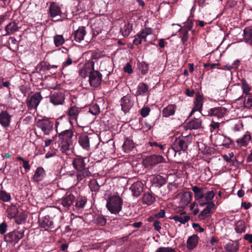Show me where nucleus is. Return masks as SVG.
<instances>
[{
  "label": "nucleus",
  "instance_id": "5701e85b",
  "mask_svg": "<svg viewBox=\"0 0 252 252\" xmlns=\"http://www.w3.org/2000/svg\"><path fill=\"white\" fill-rule=\"evenodd\" d=\"M11 119V116L6 111H3L0 113V123L4 126H9Z\"/></svg>",
  "mask_w": 252,
  "mask_h": 252
},
{
  "label": "nucleus",
  "instance_id": "2eb2a0df",
  "mask_svg": "<svg viewBox=\"0 0 252 252\" xmlns=\"http://www.w3.org/2000/svg\"><path fill=\"white\" fill-rule=\"evenodd\" d=\"M252 140V135L249 131H246L242 136L237 139L236 142L239 147L247 146Z\"/></svg>",
  "mask_w": 252,
  "mask_h": 252
},
{
  "label": "nucleus",
  "instance_id": "de8ad7c7",
  "mask_svg": "<svg viewBox=\"0 0 252 252\" xmlns=\"http://www.w3.org/2000/svg\"><path fill=\"white\" fill-rule=\"evenodd\" d=\"M242 89L243 90V93L246 94V95H248L250 93V92L251 90V88L249 87L248 84L245 80L243 79L242 81Z\"/></svg>",
  "mask_w": 252,
  "mask_h": 252
},
{
  "label": "nucleus",
  "instance_id": "bb28decb",
  "mask_svg": "<svg viewBox=\"0 0 252 252\" xmlns=\"http://www.w3.org/2000/svg\"><path fill=\"white\" fill-rule=\"evenodd\" d=\"M201 120L194 118L191 120L187 124V126L190 129H196L201 127Z\"/></svg>",
  "mask_w": 252,
  "mask_h": 252
},
{
  "label": "nucleus",
  "instance_id": "6e6d98bb",
  "mask_svg": "<svg viewBox=\"0 0 252 252\" xmlns=\"http://www.w3.org/2000/svg\"><path fill=\"white\" fill-rule=\"evenodd\" d=\"M149 144L152 147L155 146L156 147H158L161 151H163L164 149L165 145H162L157 142L150 141L149 142Z\"/></svg>",
  "mask_w": 252,
  "mask_h": 252
},
{
  "label": "nucleus",
  "instance_id": "1a4fd4ad",
  "mask_svg": "<svg viewBox=\"0 0 252 252\" xmlns=\"http://www.w3.org/2000/svg\"><path fill=\"white\" fill-rule=\"evenodd\" d=\"M153 31L151 28H146L140 32L138 33L135 36L133 43L134 44L138 45L141 44L142 41L147 42V36L152 34Z\"/></svg>",
  "mask_w": 252,
  "mask_h": 252
},
{
  "label": "nucleus",
  "instance_id": "f704fd0d",
  "mask_svg": "<svg viewBox=\"0 0 252 252\" xmlns=\"http://www.w3.org/2000/svg\"><path fill=\"white\" fill-rule=\"evenodd\" d=\"M18 30V27L17 24L14 22L9 23L5 28L6 34H11L17 31Z\"/></svg>",
  "mask_w": 252,
  "mask_h": 252
},
{
  "label": "nucleus",
  "instance_id": "393cba45",
  "mask_svg": "<svg viewBox=\"0 0 252 252\" xmlns=\"http://www.w3.org/2000/svg\"><path fill=\"white\" fill-rule=\"evenodd\" d=\"M176 106L175 104H169L164 107L162 111V115L163 117H169L175 114Z\"/></svg>",
  "mask_w": 252,
  "mask_h": 252
},
{
  "label": "nucleus",
  "instance_id": "39448f33",
  "mask_svg": "<svg viewBox=\"0 0 252 252\" xmlns=\"http://www.w3.org/2000/svg\"><path fill=\"white\" fill-rule=\"evenodd\" d=\"M191 141L192 137L190 135L177 138L172 144L171 150L175 153L181 151L185 152L187 150Z\"/></svg>",
  "mask_w": 252,
  "mask_h": 252
},
{
  "label": "nucleus",
  "instance_id": "37998d69",
  "mask_svg": "<svg viewBox=\"0 0 252 252\" xmlns=\"http://www.w3.org/2000/svg\"><path fill=\"white\" fill-rule=\"evenodd\" d=\"M54 42L56 46L58 47L63 44L64 39L62 35H56L54 37Z\"/></svg>",
  "mask_w": 252,
  "mask_h": 252
},
{
  "label": "nucleus",
  "instance_id": "473e14b6",
  "mask_svg": "<svg viewBox=\"0 0 252 252\" xmlns=\"http://www.w3.org/2000/svg\"><path fill=\"white\" fill-rule=\"evenodd\" d=\"M45 175V171L43 168L38 167L33 176V179L34 181L38 182L41 181Z\"/></svg>",
  "mask_w": 252,
  "mask_h": 252
},
{
  "label": "nucleus",
  "instance_id": "8fccbe9b",
  "mask_svg": "<svg viewBox=\"0 0 252 252\" xmlns=\"http://www.w3.org/2000/svg\"><path fill=\"white\" fill-rule=\"evenodd\" d=\"M199 204L201 206L206 205V207L205 209L208 211L210 213L211 212V210L214 208L215 207V204L213 202H202Z\"/></svg>",
  "mask_w": 252,
  "mask_h": 252
},
{
  "label": "nucleus",
  "instance_id": "c03bdc74",
  "mask_svg": "<svg viewBox=\"0 0 252 252\" xmlns=\"http://www.w3.org/2000/svg\"><path fill=\"white\" fill-rule=\"evenodd\" d=\"M0 199L4 202H8L11 199V195L4 190H0Z\"/></svg>",
  "mask_w": 252,
  "mask_h": 252
},
{
  "label": "nucleus",
  "instance_id": "79ce46f5",
  "mask_svg": "<svg viewBox=\"0 0 252 252\" xmlns=\"http://www.w3.org/2000/svg\"><path fill=\"white\" fill-rule=\"evenodd\" d=\"M224 248L227 252H236L238 249L237 246L231 242L228 243Z\"/></svg>",
  "mask_w": 252,
  "mask_h": 252
},
{
  "label": "nucleus",
  "instance_id": "0eeeda50",
  "mask_svg": "<svg viewBox=\"0 0 252 252\" xmlns=\"http://www.w3.org/2000/svg\"><path fill=\"white\" fill-rule=\"evenodd\" d=\"M24 231L14 230L7 233L4 236L5 241L11 244H15L24 236Z\"/></svg>",
  "mask_w": 252,
  "mask_h": 252
},
{
  "label": "nucleus",
  "instance_id": "412c9836",
  "mask_svg": "<svg viewBox=\"0 0 252 252\" xmlns=\"http://www.w3.org/2000/svg\"><path fill=\"white\" fill-rule=\"evenodd\" d=\"M203 104V99L202 96L199 93L196 94L195 101L194 102V107L191 110L190 116L192 115L194 111H200Z\"/></svg>",
  "mask_w": 252,
  "mask_h": 252
},
{
  "label": "nucleus",
  "instance_id": "052dcab7",
  "mask_svg": "<svg viewBox=\"0 0 252 252\" xmlns=\"http://www.w3.org/2000/svg\"><path fill=\"white\" fill-rule=\"evenodd\" d=\"M7 230V225L6 223L2 222L0 224V233L1 234L4 233Z\"/></svg>",
  "mask_w": 252,
  "mask_h": 252
},
{
  "label": "nucleus",
  "instance_id": "6e6552de",
  "mask_svg": "<svg viewBox=\"0 0 252 252\" xmlns=\"http://www.w3.org/2000/svg\"><path fill=\"white\" fill-rule=\"evenodd\" d=\"M50 102L54 105H62L65 99L64 93L61 91L51 92L50 95Z\"/></svg>",
  "mask_w": 252,
  "mask_h": 252
},
{
  "label": "nucleus",
  "instance_id": "69168bd1",
  "mask_svg": "<svg viewBox=\"0 0 252 252\" xmlns=\"http://www.w3.org/2000/svg\"><path fill=\"white\" fill-rule=\"evenodd\" d=\"M234 154L233 153H229L228 155H224L223 156V159L226 161H230L231 158L233 157Z\"/></svg>",
  "mask_w": 252,
  "mask_h": 252
},
{
  "label": "nucleus",
  "instance_id": "f257e3e1",
  "mask_svg": "<svg viewBox=\"0 0 252 252\" xmlns=\"http://www.w3.org/2000/svg\"><path fill=\"white\" fill-rule=\"evenodd\" d=\"M73 135V132L70 129L65 130L59 133V146L63 153L68 154L69 152L72 151Z\"/></svg>",
  "mask_w": 252,
  "mask_h": 252
},
{
  "label": "nucleus",
  "instance_id": "7c9ffc66",
  "mask_svg": "<svg viewBox=\"0 0 252 252\" xmlns=\"http://www.w3.org/2000/svg\"><path fill=\"white\" fill-rule=\"evenodd\" d=\"M147 160L151 165H154L163 162L164 158L161 156L153 155L149 157Z\"/></svg>",
  "mask_w": 252,
  "mask_h": 252
},
{
  "label": "nucleus",
  "instance_id": "b1692460",
  "mask_svg": "<svg viewBox=\"0 0 252 252\" xmlns=\"http://www.w3.org/2000/svg\"><path fill=\"white\" fill-rule=\"evenodd\" d=\"M192 190L194 193V197L195 199L198 201L199 204L202 203V202L201 200L205 195L204 189L203 188H199L197 186H193L192 188Z\"/></svg>",
  "mask_w": 252,
  "mask_h": 252
},
{
  "label": "nucleus",
  "instance_id": "603ef678",
  "mask_svg": "<svg viewBox=\"0 0 252 252\" xmlns=\"http://www.w3.org/2000/svg\"><path fill=\"white\" fill-rule=\"evenodd\" d=\"M210 126V130L212 132L214 131H218L220 129V123L212 121Z\"/></svg>",
  "mask_w": 252,
  "mask_h": 252
},
{
  "label": "nucleus",
  "instance_id": "a19ab883",
  "mask_svg": "<svg viewBox=\"0 0 252 252\" xmlns=\"http://www.w3.org/2000/svg\"><path fill=\"white\" fill-rule=\"evenodd\" d=\"M94 222L98 225L103 226L106 223V219L102 216H96L94 218Z\"/></svg>",
  "mask_w": 252,
  "mask_h": 252
},
{
  "label": "nucleus",
  "instance_id": "9d476101",
  "mask_svg": "<svg viewBox=\"0 0 252 252\" xmlns=\"http://www.w3.org/2000/svg\"><path fill=\"white\" fill-rule=\"evenodd\" d=\"M89 81L91 87L96 88L102 82V75L99 71L93 70L90 73Z\"/></svg>",
  "mask_w": 252,
  "mask_h": 252
},
{
  "label": "nucleus",
  "instance_id": "2f4dec72",
  "mask_svg": "<svg viewBox=\"0 0 252 252\" xmlns=\"http://www.w3.org/2000/svg\"><path fill=\"white\" fill-rule=\"evenodd\" d=\"M230 124L233 126V130L235 131H240L243 129V124L239 119H233L229 120Z\"/></svg>",
  "mask_w": 252,
  "mask_h": 252
},
{
  "label": "nucleus",
  "instance_id": "ea45409f",
  "mask_svg": "<svg viewBox=\"0 0 252 252\" xmlns=\"http://www.w3.org/2000/svg\"><path fill=\"white\" fill-rule=\"evenodd\" d=\"M8 217L13 218L16 217L18 213V209L15 205H11L7 210Z\"/></svg>",
  "mask_w": 252,
  "mask_h": 252
},
{
  "label": "nucleus",
  "instance_id": "7ed1b4c3",
  "mask_svg": "<svg viewBox=\"0 0 252 252\" xmlns=\"http://www.w3.org/2000/svg\"><path fill=\"white\" fill-rule=\"evenodd\" d=\"M39 225L45 230L51 231L57 230L60 227L59 219L56 216L47 215L39 218Z\"/></svg>",
  "mask_w": 252,
  "mask_h": 252
},
{
  "label": "nucleus",
  "instance_id": "ddd939ff",
  "mask_svg": "<svg viewBox=\"0 0 252 252\" xmlns=\"http://www.w3.org/2000/svg\"><path fill=\"white\" fill-rule=\"evenodd\" d=\"M37 126L45 134L49 135L53 130V124L48 120H39L37 122Z\"/></svg>",
  "mask_w": 252,
  "mask_h": 252
},
{
  "label": "nucleus",
  "instance_id": "f03ea898",
  "mask_svg": "<svg viewBox=\"0 0 252 252\" xmlns=\"http://www.w3.org/2000/svg\"><path fill=\"white\" fill-rule=\"evenodd\" d=\"M85 159L80 157H76L72 161V165L77 171L76 177L78 182H80L84 178L92 176V173L90 171L89 168L85 167L86 163L84 161Z\"/></svg>",
  "mask_w": 252,
  "mask_h": 252
},
{
  "label": "nucleus",
  "instance_id": "4d7b16f0",
  "mask_svg": "<svg viewBox=\"0 0 252 252\" xmlns=\"http://www.w3.org/2000/svg\"><path fill=\"white\" fill-rule=\"evenodd\" d=\"M140 68L142 74H145L148 70V64L144 62H142L140 64Z\"/></svg>",
  "mask_w": 252,
  "mask_h": 252
},
{
  "label": "nucleus",
  "instance_id": "864d4df0",
  "mask_svg": "<svg viewBox=\"0 0 252 252\" xmlns=\"http://www.w3.org/2000/svg\"><path fill=\"white\" fill-rule=\"evenodd\" d=\"M89 112L94 115H95L99 113V108L98 105H94L90 107L89 109Z\"/></svg>",
  "mask_w": 252,
  "mask_h": 252
},
{
  "label": "nucleus",
  "instance_id": "e2e57ef3",
  "mask_svg": "<svg viewBox=\"0 0 252 252\" xmlns=\"http://www.w3.org/2000/svg\"><path fill=\"white\" fill-rule=\"evenodd\" d=\"M192 227L196 229V231H198L200 232H202L204 231V229L200 226V225L196 223H193L192 224Z\"/></svg>",
  "mask_w": 252,
  "mask_h": 252
},
{
  "label": "nucleus",
  "instance_id": "a878e982",
  "mask_svg": "<svg viewBox=\"0 0 252 252\" xmlns=\"http://www.w3.org/2000/svg\"><path fill=\"white\" fill-rule=\"evenodd\" d=\"M198 237L196 235H192L189 237L187 242V248L189 250L193 249L197 245Z\"/></svg>",
  "mask_w": 252,
  "mask_h": 252
},
{
  "label": "nucleus",
  "instance_id": "680f3d73",
  "mask_svg": "<svg viewBox=\"0 0 252 252\" xmlns=\"http://www.w3.org/2000/svg\"><path fill=\"white\" fill-rule=\"evenodd\" d=\"M124 71L126 72H127L129 74H130L132 72L131 65L129 63H127L126 64V65L124 67Z\"/></svg>",
  "mask_w": 252,
  "mask_h": 252
},
{
  "label": "nucleus",
  "instance_id": "e433bc0d",
  "mask_svg": "<svg viewBox=\"0 0 252 252\" xmlns=\"http://www.w3.org/2000/svg\"><path fill=\"white\" fill-rule=\"evenodd\" d=\"M50 69V65L44 62L40 63L36 67V70L38 72H44Z\"/></svg>",
  "mask_w": 252,
  "mask_h": 252
},
{
  "label": "nucleus",
  "instance_id": "4be33fe9",
  "mask_svg": "<svg viewBox=\"0 0 252 252\" xmlns=\"http://www.w3.org/2000/svg\"><path fill=\"white\" fill-rule=\"evenodd\" d=\"M191 193L190 192L186 191L183 193L181 197L179 202L180 207L185 208L191 201Z\"/></svg>",
  "mask_w": 252,
  "mask_h": 252
},
{
  "label": "nucleus",
  "instance_id": "c756f323",
  "mask_svg": "<svg viewBox=\"0 0 252 252\" xmlns=\"http://www.w3.org/2000/svg\"><path fill=\"white\" fill-rule=\"evenodd\" d=\"M155 200V196L150 192H146L142 198V203L147 205H151Z\"/></svg>",
  "mask_w": 252,
  "mask_h": 252
},
{
  "label": "nucleus",
  "instance_id": "0e129e2a",
  "mask_svg": "<svg viewBox=\"0 0 252 252\" xmlns=\"http://www.w3.org/2000/svg\"><path fill=\"white\" fill-rule=\"evenodd\" d=\"M72 63V59L70 57H68L66 61L63 63V68L65 67L70 65Z\"/></svg>",
  "mask_w": 252,
  "mask_h": 252
},
{
  "label": "nucleus",
  "instance_id": "13d9d810",
  "mask_svg": "<svg viewBox=\"0 0 252 252\" xmlns=\"http://www.w3.org/2000/svg\"><path fill=\"white\" fill-rule=\"evenodd\" d=\"M210 213L208 211L204 209L199 215V218L200 220H203L206 218Z\"/></svg>",
  "mask_w": 252,
  "mask_h": 252
},
{
  "label": "nucleus",
  "instance_id": "20e7f679",
  "mask_svg": "<svg viewBox=\"0 0 252 252\" xmlns=\"http://www.w3.org/2000/svg\"><path fill=\"white\" fill-rule=\"evenodd\" d=\"M123 202L122 199L119 195H113L107 200L106 207L112 214H117L122 210Z\"/></svg>",
  "mask_w": 252,
  "mask_h": 252
},
{
  "label": "nucleus",
  "instance_id": "423d86ee",
  "mask_svg": "<svg viewBox=\"0 0 252 252\" xmlns=\"http://www.w3.org/2000/svg\"><path fill=\"white\" fill-rule=\"evenodd\" d=\"M97 138H94L89 137L88 135L83 134L78 137V143L80 146L84 150L89 151L91 146L96 147L97 144Z\"/></svg>",
  "mask_w": 252,
  "mask_h": 252
},
{
  "label": "nucleus",
  "instance_id": "aec40b11",
  "mask_svg": "<svg viewBox=\"0 0 252 252\" xmlns=\"http://www.w3.org/2000/svg\"><path fill=\"white\" fill-rule=\"evenodd\" d=\"M132 194L136 197L139 196L143 190V184L139 181L134 183L131 186Z\"/></svg>",
  "mask_w": 252,
  "mask_h": 252
},
{
  "label": "nucleus",
  "instance_id": "49530a36",
  "mask_svg": "<svg viewBox=\"0 0 252 252\" xmlns=\"http://www.w3.org/2000/svg\"><path fill=\"white\" fill-rule=\"evenodd\" d=\"M181 40L183 43L186 42L189 39V33L188 30H184L183 29L180 31Z\"/></svg>",
  "mask_w": 252,
  "mask_h": 252
},
{
  "label": "nucleus",
  "instance_id": "c9c22d12",
  "mask_svg": "<svg viewBox=\"0 0 252 252\" xmlns=\"http://www.w3.org/2000/svg\"><path fill=\"white\" fill-rule=\"evenodd\" d=\"M166 183V179L160 175H157L153 178V183L155 184L157 187H160Z\"/></svg>",
  "mask_w": 252,
  "mask_h": 252
},
{
  "label": "nucleus",
  "instance_id": "774afa93",
  "mask_svg": "<svg viewBox=\"0 0 252 252\" xmlns=\"http://www.w3.org/2000/svg\"><path fill=\"white\" fill-rule=\"evenodd\" d=\"M160 222L158 220H155L154 222L153 225L155 227V229L157 231H159L161 229V226H160Z\"/></svg>",
  "mask_w": 252,
  "mask_h": 252
},
{
  "label": "nucleus",
  "instance_id": "4468645a",
  "mask_svg": "<svg viewBox=\"0 0 252 252\" xmlns=\"http://www.w3.org/2000/svg\"><path fill=\"white\" fill-rule=\"evenodd\" d=\"M227 113V110L225 108L218 107L210 109L208 111V115L220 119L222 118Z\"/></svg>",
  "mask_w": 252,
  "mask_h": 252
},
{
  "label": "nucleus",
  "instance_id": "338daca9",
  "mask_svg": "<svg viewBox=\"0 0 252 252\" xmlns=\"http://www.w3.org/2000/svg\"><path fill=\"white\" fill-rule=\"evenodd\" d=\"M100 57H101L100 54L96 52H93L92 53V55H91L92 59H94V60L98 59L100 58Z\"/></svg>",
  "mask_w": 252,
  "mask_h": 252
},
{
  "label": "nucleus",
  "instance_id": "c85d7f7f",
  "mask_svg": "<svg viewBox=\"0 0 252 252\" xmlns=\"http://www.w3.org/2000/svg\"><path fill=\"white\" fill-rule=\"evenodd\" d=\"M244 40L250 44H252V27H246L244 30Z\"/></svg>",
  "mask_w": 252,
  "mask_h": 252
},
{
  "label": "nucleus",
  "instance_id": "f8f14e48",
  "mask_svg": "<svg viewBox=\"0 0 252 252\" xmlns=\"http://www.w3.org/2000/svg\"><path fill=\"white\" fill-rule=\"evenodd\" d=\"M120 105L121 110L126 114L129 112L134 104V101L131 96L126 95L120 99Z\"/></svg>",
  "mask_w": 252,
  "mask_h": 252
},
{
  "label": "nucleus",
  "instance_id": "a211bd4d",
  "mask_svg": "<svg viewBox=\"0 0 252 252\" xmlns=\"http://www.w3.org/2000/svg\"><path fill=\"white\" fill-rule=\"evenodd\" d=\"M62 13L60 7L54 2H51L49 7V14L51 17L61 16Z\"/></svg>",
  "mask_w": 252,
  "mask_h": 252
},
{
  "label": "nucleus",
  "instance_id": "6ab92c4d",
  "mask_svg": "<svg viewBox=\"0 0 252 252\" xmlns=\"http://www.w3.org/2000/svg\"><path fill=\"white\" fill-rule=\"evenodd\" d=\"M86 34L85 28L84 27H80L73 34L74 40L77 42H80L84 39Z\"/></svg>",
  "mask_w": 252,
  "mask_h": 252
},
{
  "label": "nucleus",
  "instance_id": "a18cd8bd",
  "mask_svg": "<svg viewBox=\"0 0 252 252\" xmlns=\"http://www.w3.org/2000/svg\"><path fill=\"white\" fill-rule=\"evenodd\" d=\"M123 147L126 152H128L134 148V145L131 141L127 140L124 142Z\"/></svg>",
  "mask_w": 252,
  "mask_h": 252
},
{
  "label": "nucleus",
  "instance_id": "3c124183",
  "mask_svg": "<svg viewBox=\"0 0 252 252\" xmlns=\"http://www.w3.org/2000/svg\"><path fill=\"white\" fill-rule=\"evenodd\" d=\"M155 252H177L176 249L171 247H163L158 248Z\"/></svg>",
  "mask_w": 252,
  "mask_h": 252
},
{
  "label": "nucleus",
  "instance_id": "09e8293b",
  "mask_svg": "<svg viewBox=\"0 0 252 252\" xmlns=\"http://www.w3.org/2000/svg\"><path fill=\"white\" fill-rule=\"evenodd\" d=\"M215 195V193L214 190L208 191L204 195L205 199L206 202H211V201L214 198Z\"/></svg>",
  "mask_w": 252,
  "mask_h": 252
},
{
  "label": "nucleus",
  "instance_id": "cd10ccee",
  "mask_svg": "<svg viewBox=\"0 0 252 252\" xmlns=\"http://www.w3.org/2000/svg\"><path fill=\"white\" fill-rule=\"evenodd\" d=\"M133 25L129 22L125 23L120 29V32L124 36H128L132 30Z\"/></svg>",
  "mask_w": 252,
  "mask_h": 252
},
{
  "label": "nucleus",
  "instance_id": "bf43d9fd",
  "mask_svg": "<svg viewBox=\"0 0 252 252\" xmlns=\"http://www.w3.org/2000/svg\"><path fill=\"white\" fill-rule=\"evenodd\" d=\"M244 106L247 108H251L252 106V97H249L244 103Z\"/></svg>",
  "mask_w": 252,
  "mask_h": 252
},
{
  "label": "nucleus",
  "instance_id": "58836bf2",
  "mask_svg": "<svg viewBox=\"0 0 252 252\" xmlns=\"http://www.w3.org/2000/svg\"><path fill=\"white\" fill-rule=\"evenodd\" d=\"M189 219V217L182 215L181 214L174 216L171 218V219L174 220L175 221H178L183 224H185L186 222H188Z\"/></svg>",
  "mask_w": 252,
  "mask_h": 252
},
{
  "label": "nucleus",
  "instance_id": "9b49d317",
  "mask_svg": "<svg viewBox=\"0 0 252 252\" xmlns=\"http://www.w3.org/2000/svg\"><path fill=\"white\" fill-rule=\"evenodd\" d=\"M42 97L40 93H36L27 100V105L30 110L35 109Z\"/></svg>",
  "mask_w": 252,
  "mask_h": 252
},
{
  "label": "nucleus",
  "instance_id": "dca6fc26",
  "mask_svg": "<svg viewBox=\"0 0 252 252\" xmlns=\"http://www.w3.org/2000/svg\"><path fill=\"white\" fill-rule=\"evenodd\" d=\"M80 108L76 106H71L68 109L67 114L71 123L76 122L78 116L80 113Z\"/></svg>",
  "mask_w": 252,
  "mask_h": 252
},
{
  "label": "nucleus",
  "instance_id": "5fc2aeb1",
  "mask_svg": "<svg viewBox=\"0 0 252 252\" xmlns=\"http://www.w3.org/2000/svg\"><path fill=\"white\" fill-rule=\"evenodd\" d=\"M150 111L149 107H144L141 109L140 114L143 117H146L149 114Z\"/></svg>",
  "mask_w": 252,
  "mask_h": 252
},
{
  "label": "nucleus",
  "instance_id": "72a5a7b5",
  "mask_svg": "<svg viewBox=\"0 0 252 252\" xmlns=\"http://www.w3.org/2000/svg\"><path fill=\"white\" fill-rule=\"evenodd\" d=\"M148 90L149 87L147 84L144 83H140L137 87L135 96H137L140 95H143L148 92Z\"/></svg>",
  "mask_w": 252,
  "mask_h": 252
},
{
  "label": "nucleus",
  "instance_id": "4c0bfd02",
  "mask_svg": "<svg viewBox=\"0 0 252 252\" xmlns=\"http://www.w3.org/2000/svg\"><path fill=\"white\" fill-rule=\"evenodd\" d=\"M87 198L85 197H79L76 201L75 207L77 210H80L84 208L87 202Z\"/></svg>",
  "mask_w": 252,
  "mask_h": 252
},
{
  "label": "nucleus",
  "instance_id": "f3484780",
  "mask_svg": "<svg viewBox=\"0 0 252 252\" xmlns=\"http://www.w3.org/2000/svg\"><path fill=\"white\" fill-rule=\"evenodd\" d=\"M75 198L71 193H66L61 200V203L65 209H69L75 201Z\"/></svg>",
  "mask_w": 252,
  "mask_h": 252
}]
</instances>
